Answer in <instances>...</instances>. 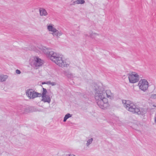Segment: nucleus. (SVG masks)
I'll return each instance as SVG.
<instances>
[{
    "mask_svg": "<svg viewBox=\"0 0 156 156\" xmlns=\"http://www.w3.org/2000/svg\"><path fill=\"white\" fill-rule=\"evenodd\" d=\"M94 97L96 102L99 107L102 109H105L108 106V99L105 98V93L103 92L104 89L102 87L96 84H94Z\"/></svg>",
    "mask_w": 156,
    "mask_h": 156,
    "instance_id": "1",
    "label": "nucleus"
},
{
    "mask_svg": "<svg viewBox=\"0 0 156 156\" xmlns=\"http://www.w3.org/2000/svg\"><path fill=\"white\" fill-rule=\"evenodd\" d=\"M46 49H44L43 52L50 59L59 66L67 67L69 63L62 60V55L54 52L51 51L50 49L45 48Z\"/></svg>",
    "mask_w": 156,
    "mask_h": 156,
    "instance_id": "2",
    "label": "nucleus"
},
{
    "mask_svg": "<svg viewBox=\"0 0 156 156\" xmlns=\"http://www.w3.org/2000/svg\"><path fill=\"white\" fill-rule=\"evenodd\" d=\"M122 101L124 107L127 110L133 113H136V110L137 108L133 103L129 100H123Z\"/></svg>",
    "mask_w": 156,
    "mask_h": 156,
    "instance_id": "3",
    "label": "nucleus"
},
{
    "mask_svg": "<svg viewBox=\"0 0 156 156\" xmlns=\"http://www.w3.org/2000/svg\"><path fill=\"white\" fill-rule=\"evenodd\" d=\"M26 94L27 96L30 99H34L38 97H41V94L40 93L36 92L34 90L32 89H28L26 90Z\"/></svg>",
    "mask_w": 156,
    "mask_h": 156,
    "instance_id": "4",
    "label": "nucleus"
},
{
    "mask_svg": "<svg viewBox=\"0 0 156 156\" xmlns=\"http://www.w3.org/2000/svg\"><path fill=\"white\" fill-rule=\"evenodd\" d=\"M138 85L139 88L144 91H145L148 87V83L145 79H141L139 82Z\"/></svg>",
    "mask_w": 156,
    "mask_h": 156,
    "instance_id": "5",
    "label": "nucleus"
},
{
    "mask_svg": "<svg viewBox=\"0 0 156 156\" xmlns=\"http://www.w3.org/2000/svg\"><path fill=\"white\" fill-rule=\"evenodd\" d=\"M128 78L129 82L131 83H136L139 80V75L135 73L129 74V75Z\"/></svg>",
    "mask_w": 156,
    "mask_h": 156,
    "instance_id": "6",
    "label": "nucleus"
},
{
    "mask_svg": "<svg viewBox=\"0 0 156 156\" xmlns=\"http://www.w3.org/2000/svg\"><path fill=\"white\" fill-rule=\"evenodd\" d=\"M43 92L42 94H41V96H42V98L41 101L44 102H47L49 103L51 101V98L50 96L46 95V94L47 92V90L43 87Z\"/></svg>",
    "mask_w": 156,
    "mask_h": 156,
    "instance_id": "7",
    "label": "nucleus"
},
{
    "mask_svg": "<svg viewBox=\"0 0 156 156\" xmlns=\"http://www.w3.org/2000/svg\"><path fill=\"white\" fill-rule=\"evenodd\" d=\"M34 64L35 67L40 66L44 63V61L38 57L34 58Z\"/></svg>",
    "mask_w": 156,
    "mask_h": 156,
    "instance_id": "8",
    "label": "nucleus"
},
{
    "mask_svg": "<svg viewBox=\"0 0 156 156\" xmlns=\"http://www.w3.org/2000/svg\"><path fill=\"white\" fill-rule=\"evenodd\" d=\"M147 111L145 108H137L136 110V113L138 115H143L145 114Z\"/></svg>",
    "mask_w": 156,
    "mask_h": 156,
    "instance_id": "9",
    "label": "nucleus"
},
{
    "mask_svg": "<svg viewBox=\"0 0 156 156\" xmlns=\"http://www.w3.org/2000/svg\"><path fill=\"white\" fill-rule=\"evenodd\" d=\"M17 109L18 112L20 114L24 113L27 110L25 106L21 105L17 107Z\"/></svg>",
    "mask_w": 156,
    "mask_h": 156,
    "instance_id": "10",
    "label": "nucleus"
},
{
    "mask_svg": "<svg viewBox=\"0 0 156 156\" xmlns=\"http://www.w3.org/2000/svg\"><path fill=\"white\" fill-rule=\"evenodd\" d=\"M40 15L41 16H45L48 15V13L45 9L43 8L39 9Z\"/></svg>",
    "mask_w": 156,
    "mask_h": 156,
    "instance_id": "11",
    "label": "nucleus"
},
{
    "mask_svg": "<svg viewBox=\"0 0 156 156\" xmlns=\"http://www.w3.org/2000/svg\"><path fill=\"white\" fill-rule=\"evenodd\" d=\"M105 93L108 98L110 99H111L112 98H113L114 96V94L111 92V91L110 90H107L105 91Z\"/></svg>",
    "mask_w": 156,
    "mask_h": 156,
    "instance_id": "12",
    "label": "nucleus"
},
{
    "mask_svg": "<svg viewBox=\"0 0 156 156\" xmlns=\"http://www.w3.org/2000/svg\"><path fill=\"white\" fill-rule=\"evenodd\" d=\"M48 29L49 31L53 32V34L56 31V29L51 25L48 26Z\"/></svg>",
    "mask_w": 156,
    "mask_h": 156,
    "instance_id": "13",
    "label": "nucleus"
},
{
    "mask_svg": "<svg viewBox=\"0 0 156 156\" xmlns=\"http://www.w3.org/2000/svg\"><path fill=\"white\" fill-rule=\"evenodd\" d=\"M8 76L6 75H3L0 76V81L3 82L5 81Z\"/></svg>",
    "mask_w": 156,
    "mask_h": 156,
    "instance_id": "14",
    "label": "nucleus"
},
{
    "mask_svg": "<svg viewBox=\"0 0 156 156\" xmlns=\"http://www.w3.org/2000/svg\"><path fill=\"white\" fill-rule=\"evenodd\" d=\"M72 115L70 114L69 113L67 114L65 116L63 121L64 122H66V120L69 118L72 117Z\"/></svg>",
    "mask_w": 156,
    "mask_h": 156,
    "instance_id": "15",
    "label": "nucleus"
},
{
    "mask_svg": "<svg viewBox=\"0 0 156 156\" xmlns=\"http://www.w3.org/2000/svg\"><path fill=\"white\" fill-rule=\"evenodd\" d=\"M66 75L69 78H73L74 77V74L69 73H66Z\"/></svg>",
    "mask_w": 156,
    "mask_h": 156,
    "instance_id": "16",
    "label": "nucleus"
},
{
    "mask_svg": "<svg viewBox=\"0 0 156 156\" xmlns=\"http://www.w3.org/2000/svg\"><path fill=\"white\" fill-rule=\"evenodd\" d=\"M54 35H55V36H60L62 34V33L60 31H59L58 30H56V31L53 34Z\"/></svg>",
    "mask_w": 156,
    "mask_h": 156,
    "instance_id": "17",
    "label": "nucleus"
},
{
    "mask_svg": "<svg viewBox=\"0 0 156 156\" xmlns=\"http://www.w3.org/2000/svg\"><path fill=\"white\" fill-rule=\"evenodd\" d=\"M93 138H91L88 140L87 141V143L86 144L87 146H88L90 144H91L93 141Z\"/></svg>",
    "mask_w": 156,
    "mask_h": 156,
    "instance_id": "18",
    "label": "nucleus"
},
{
    "mask_svg": "<svg viewBox=\"0 0 156 156\" xmlns=\"http://www.w3.org/2000/svg\"><path fill=\"white\" fill-rule=\"evenodd\" d=\"M150 98L153 99H156V94H152L150 96Z\"/></svg>",
    "mask_w": 156,
    "mask_h": 156,
    "instance_id": "19",
    "label": "nucleus"
},
{
    "mask_svg": "<svg viewBox=\"0 0 156 156\" xmlns=\"http://www.w3.org/2000/svg\"><path fill=\"white\" fill-rule=\"evenodd\" d=\"M48 83L52 86H54L56 84V83L54 82H51L50 81H49L48 82Z\"/></svg>",
    "mask_w": 156,
    "mask_h": 156,
    "instance_id": "20",
    "label": "nucleus"
},
{
    "mask_svg": "<svg viewBox=\"0 0 156 156\" xmlns=\"http://www.w3.org/2000/svg\"><path fill=\"white\" fill-rule=\"evenodd\" d=\"M80 0H77L75 1H74L73 3L74 4L76 3L77 4H79L80 3Z\"/></svg>",
    "mask_w": 156,
    "mask_h": 156,
    "instance_id": "21",
    "label": "nucleus"
},
{
    "mask_svg": "<svg viewBox=\"0 0 156 156\" xmlns=\"http://www.w3.org/2000/svg\"><path fill=\"white\" fill-rule=\"evenodd\" d=\"M16 73L17 74H20L21 73L20 71L18 69L16 70Z\"/></svg>",
    "mask_w": 156,
    "mask_h": 156,
    "instance_id": "22",
    "label": "nucleus"
},
{
    "mask_svg": "<svg viewBox=\"0 0 156 156\" xmlns=\"http://www.w3.org/2000/svg\"><path fill=\"white\" fill-rule=\"evenodd\" d=\"M85 2L84 0H80V4H83L85 3Z\"/></svg>",
    "mask_w": 156,
    "mask_h": 156,
    "instance_id": "23",
    "label": "nucleus"
},
{
    "mask_svg": "<svg viewBox=\"0 0 156 156\" xmlns=\"http://www.w3.org/2000/svg\"><path fill=\"white\" fill-rule=\"evenodd\" d=\"M83 97H84V98H87L88 97V95H83Z\"/></svg>",
    "mask_w": 156,
    "mask_h": 156,
    "instance_id": "24",
    "label": "nucleus"
},
{
    "mask_svg": "<svg viewBox=\"0 0 156 156\" xmlns=\"http://www.w3.org/2000/svg\"><path fill=\"white\" fill-rule=\"evenodd\" d=\"M69 156H76L74 155L73 154H70L69 155Z\"/></svg>",
    "mask_w": 156,
    "mask_h": 156,
    "instance_id": "25",
    "label": "nucleus"
},
{
    "mask_svg": "<svg viewBox=\"0 0 156 156\" xmlns=\"http://www.w3.org/2000/svg\"><path fill=\"white\" fill-rule=\"evenodd\" d=\"M42 84H46V83L45 82H42Z\"/></svg>",
    "mask_w": 156,
    "mask_h": 156,
    "instance_id": "26",
    "label": "nucleus"
},
{
    "mask_svg": "<svg viewBox=\"0 0 156 156\" xmlns=\"http://www.w3.org/2000/svg\"><path fill=\"white\" fill-rule=\"evenodd\" d=\"M154 122L155 123H156V117L155 118V119H154Z\"/></svg>",
    "mask_w": 156,
    "mask_h": 156,
    "instance_id": "27",
    "label": "nucleus"
},
{
    "mask_svg": "<svg viewBox=\"0 0 156 156\" xmlns=\"http://www.w3.org/2000/svg\"><path fill=\"white\" fill-rule=\"evenodd\" d=\"M153 106H154V107H156V106H155V105H153Z\"/></svg>",
    "mask_w": 156,
    "mask_h": 156,
    "instance_id": "28",
    "label": "nucleus"
}]
</instances>
